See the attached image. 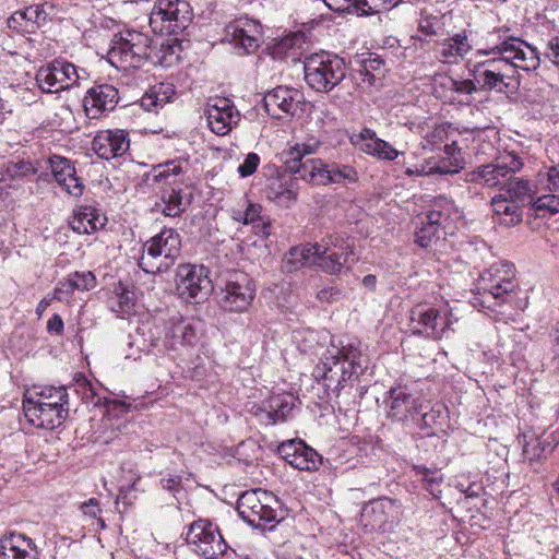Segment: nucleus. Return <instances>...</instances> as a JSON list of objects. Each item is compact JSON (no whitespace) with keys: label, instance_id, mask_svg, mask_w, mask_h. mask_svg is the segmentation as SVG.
<instances>
[{"label":"nucleus","instance_id":"aec40b11","mask_svg":"<svg viewBox=\"0 0 559 559\" xmlns=\"http://www.w3.org/2000/svg\"><path fill=\"white\" fill-rule=\"evenodd\" d=\"M255 296L251 277L240 271L233 272L225 285L222 306L233 312H242L249 308Z\"/></svg>","mask_w":559,"mask_h":559},{"label":"nucleus","instance_id":"79ce46f5","mask_svg":"<svg viewBox=\"0 0 559 559\" xmlns=\"http://www.w3.org/2000/svg\"><path fill=\"white\" fill-rule=\"evenodd\" d=\"M354 253H338L336 251H332L326 247L321 246L320 249V260L316 265L320 266L324 272L330 274H337L341 272L342 267L348 262V259Z\"/></svg>","mask_w":559,"mask_h":559},{"label":"nucleus","instance_id":"774afa93","mask_svg":"<svg viewBox=\"0 0 559 559\" xmlns=\"http://www.w3.org/2000/svg\"><path fill=\"white\" fill-rule=\"evenodd\" d=\"M340 296L341 292L335 287H325L317 293V298L322 302L337 300Z\"/></svg>","mask_w":559,"mask_h":559},{"label":"nucleus","instance_id":"37998d69","mask_svg":"<svg viewBox=\"0 0 559 559\" xmlns=\"http://www.w3.org/2000/svg\"><path fill=\"white\" fill-rule=\"evenodd\" d=\"M320 146L319 141H313L309 143H301L297 144L295 147H293L289 152V158L285 160V169L290 175H298L297 171H295L293 168H297L296 165L293 164H300L304 165L308 158L305 159L307 155L314 154Z\"/></svg>","mask_w":559,"mask_h":559},{"label":"nucleus","instance_id":"4c0bfd02","mask_svg":"<svg viewBox=\"0 0 559 559\" xmlns=\"http://www.w3.org/2000/svg\"><path fill=\"white\" fill-rule=\"evenodd\" d=\"M321 245L307 243L292 248L285 255L284 263L288 272L302 266L316 265L320 260Z\"/></svg>","mask_w":559,"mask_h":559},{"label":"nucleus","instance_id":"7ed1b4c3","mask_svg":"<svg viewBox=\"0 0 559 559\" xmlns=\"http://www.w3.org/2000/svg\"><path fill=\"white\" fill-rule=\"evenodd\" d=\"M509 28H496L487 36V48L477 50V56L500 55L501 59L516 69L535 70L539 66V57L535 48L509 34Z\"/></svg>","mask_w":559,"mask_h":559},{"label":"nucleus","instance_id":"bf43d9fd","mask_svg":"<svg viewBox=\"0 0 559 559\" xmlns=\"http://www.w3.org/2000/svg\"><path fill=\"white\" fill-rule=\"evenodd\" d=\"M84 516H87L93 520H97L98 524L102 528L106 527L104 520L99 516L102 513V509L99 507V502L96 498H91L87 501L83 502L80 507Z\"/></svg>","mask_w":559,"mask_h":559},{"label":"nucleus","instance_id":"20e7f679","mask_svg":"<svg viewBox=\"0 0 559 559\" xmlns=\"http://www.w3.org/2000/svg\"><path fill=\"white\" fill-rule=\"evenodd\" d=\"M346 63L338 55L320 50L305 57L307 85L316 92L329 93L346 76Z\"/></svg>","mask_w":559,"mask_h":559},{"label":"nucleus","instance_id":"c85d7f7f","mask_svg":"<svg viewBox=\"0 0 559 559\" xmlns=\"http://www.w3.org/2000/svg\"><path fill=\"white\" fill-rule=\"evenodd\" d=\"M118 100L119 93L114 85L99 84L87 90L83 106L90 119H97L105 111L114 110Z\"/></svg>","mask_w":559,"mask_h":559},{"label":"nucleus","instance_id":"a19ab883","mask_svg":"<svg viewBox=\"0 0 559 559\" xmlns=\"http://www.w3.org/2000/svg\"><path fill=\"white\" fill-rule=\"evenodd\" d=\"M155 346H157V343L154 342L146 344V340L138 330L135 334H129L126 337L124 342L120 345L119 352L124 360L138 361L143 353H148L150 347Z\"/></svg>","mask_w":559,"mask_h":559},{"label":"nucleus","instance_id":"4468645a","mask_svg":"<svg viewBox=\"0 0 559 559\" xmlns=\"http://www.w3.org/2000/svg\"><path fill=\"white\" fill-rule=\"evenodd\" d=\"M474 78L479 90L485 92L512 93L519 84L514 67L500 57L477 63Z\"/></svg>","mask_w":559,"mask_h":559},{"label":"nucleus","instance_id":"de8ad7c7","mask_svg":"<svg viewBox=\"0 0 559 559\" xmlns=\"http://www.w3.org/2000/svg\"><path fill=\"white\" fill-rule=\"evenodd\" d=\"M180 40L178 37H171L160 45L158 62L164 68H169L179 62L180 59Z\"/></svg>","mask_w":559,"mask_h":559},{"label":"nucleus","instance_id":"b1692460","mask_svg":"<svg viewBox=\"0 0 559 559\" xmlns=\"http://www.w3.org/2000/svg\"><path fill=\"white\" fill-rule=\"evenodd\" d=\"M206 120L212 132L227 134L239 121V111L228 98L216 97L206 105Z\"/></svg>","mask_w":559,"mask_h":559},{"label":"nucleus","instance_id":"1a4fd4ad","mask_svg":"<svg viewBox=\"0 0 559 559\" xmlns=\"http://www.w3.org/2000/svg\"><path fill=\"white\" fill-rule=\"evenodd\" d=\"M530 181L512 175L499 194L491 199V206L500 224L514 226L523 219V207L534 200Z\"/></svg>","mask_w":559,"mask_h":559},{"label":"nucleus","instance_id":"0e129e2a","mask_svg":"<svg viewBox=\"0 0 559 559\" xmlns=\"http://www.w3.org/2000/svg\"><path fill=\"white\" fill-rule=\"evenodd\" d=\"M423 480L427 484V490H429L433 496H436V492H441L439 489L441 475L438 472H431L424 468Z\"/></svg>","mask_w":559,"mask_h":559},{"label":"nucleus","instance_id":"8fccbe9b","mask_svg":"<svg viewBox=\"0 0 559 559\" xmlns=\"http://www.w3.org/2000/svg\"><path fill=\"white\" fill-rule=\"evenodd\" d=\"M49 166L55 180L59 183H64L71 175H75V168L71 162L62 156L52 155L49 158Z\"/></svg>","mask_w":559,"mask_h":559},{"label":"nucleus","instance_id":"a211bd4d","mask_svg":"<svg viewBox=\"0 0 559 559\" xmlns=\"http://www.w3.org/2000/svg\"><path fill=\"white\" fill-rule=\"evenodd\" d=\"M186 542L189 549L202 559H216L227 549L218 527L206 520H198L190 524Z\"/></svg>","mask_w":559,"mask_h":559},{"label":"nucleus","instance_id":"e2e57ef3","mask_svg":"<svg viewBox=\"0 0 559 559\" xmlns=\"http://www.w3.org/2000/svg\"><path fill=\"white\" fill-rule=\"evenodd\" d=\"M63 190L72 197H81L84 191V185L82 180L75 175H71L64 183H59Z\"/></svg>","mask_w":559,"mask_h":559},{"label":"nucleus","instance_id":"052dcab7","mask_svg":"<svg viewBox=\"0 0 559 559\" xmlns=\"http://www.w3.org/2000/svg\"><path fill=\"white\" fill-rule=\"evenodd\" d=\"M260 164V156L257 153H249L245 160L238 166V174L241 178L253 175Z\"/></svg>","mask_w":559,"mask_h":559},{"label":"nucleus","instance_id":"13d9d810","mask_svg":"<svg viewBox=\"0 0 559 559\" xmlns=\"http://www.w3.org/2000/svg\"><path fill=\"white\" fill-rule=\"evenodd\" d=\"M447 138V130L444 127H436L432 130L428 131L424 136V148L435 150L440 146V144Z\"/></svg>","mask_w":559,"mask_h":559},{"label":"nucleus","instance_id":"4d7b16f0","mask_svg":"<svg viewBox=\"0 0 559 559\" xmlns=\"http://www.w3.org/2000/svg\"><path fill=\"white\" fill-rule=\"evenodd\" d=\"M540 183L549 191L559 192V163L545 167V171H539Z\"/></svg>","mask_w":559,"mask_h":559},{"label":"nucleus","instance_id":"338daca9","mask_svg":"<svg viewBox=\"0 0 559 559\" xmlns=\"http://www.w3.org/2000/svg\"><path fill=\"white\" fill-rule=\"evenodd\" d=\"M546 57L559 69V36L549 40Z\"/></svg>","mask_w":559,"mask_h":559},{"label":"nucleus","instance_id":"a18cd8bd","mask_svg":"<svg viewBox=\"0 0 559 559\" xmlns=\"http://www.w3.org/2000/svg\"><path fill=\"white\" fill-rule=\"evenodd\" d=\"M293 340L300 353L305 355L318 354L320 347L318 332L310 329H300L293 332Z\"/></svg>","mask_w":559,"mask_h":559},{"label":"nucleus","instance_id":"f257e3e1","mask_svg":"<svg viewBox=\"0 0 559 559\" xmlns=\"http://www.w3.org/2000/svg\"><path fill=\"white\" fill-rule=\"evenodd\" d=\"M365 369L361 353L349 344L342 348L329 349L321 365L314 368L313 376L322 382L328 392L338 395L345 382L353 378L357 379Z\"/></svg>","mask_w":559,"mask_h":559},{"label":"nucleus","instance_id":"cd10ccee","mask_svg":"<svg viewBox=\"0 0 559 559\" xmlns=\"http://www.w3.org/2000/svg\"><path fill=\"white\" fill-rule=\"evenodd\" d=\"M200 340V323L188 319L173 320L166 331L163 346L165 350L194 347Z\"/></svg>","mask_w":559,"mask_h":559},{"label":"nucleus","instance_id":"473e14b6","mask_svg":"<svg viewBox=\"0 0 559 559\" xmlns=\"http://www.w3.org/2000/svg\"><path fill=\"white\" fill-rule=\"evenodd\" d=\"M0 559H36L35 546L31 538L11 533L0 540Z\"/></svg>","mask_w":559,"mask_h":559},{"label":"nucleus","instance_id":"7c9ffc66","mask_svg":"<svg viewBox=\"0 0 559 559\" xmlns=\"http://www.w3.org/2000/svg\"><path fill=\"white\" fill-rule=\"evenodd\" d=\"M299 186L298 179L290 175L281 174L271 178L265 189L266 198L282 207H289L296 201Z\"/></svg>","mask_w":559,"mask_h":559},{"label":"nucleus","instance_id":"423d86ee","mask_svg":"<svg viewBox=\"0 0 559 559\" xmlns=\"http://www.w3.org/2000/svg\"><path fill=\"white\" fill-rule=\"evenodd\" d=\"M180 253L179 233L174 228H164L144 243L139 266L148 274L164 273L175 264Z\"/></svg>","mask_w":559,"mask_h":559},{"label":"nucleus","instance_id":"e433bc0d","mask_svg":"<svg viewBox=\"0 0 559 559\" xmlns=\"http://www.w3.org/2000/svg\"><path fill=\"white\" fill-rule=\"evenodd\" d=\"M559 444V431L531 439L523 445V457L531 465L545 460Z\"/></svg>","mask_w":559,"mask_h":559},{"label":"nucleus","instance_id":"603ef678","mask_svg":"<svg viewBox=\"0 0 559 559\" xmlns=\"http://www.w3.org/2000/svg\"><path fill=\"white\" fill-rule=\"evenodd\" d=\"M442 85L457 95H472L477 91V84L474 80H456L451 76L444 78Z\"/></svg>","mask_w":559,"mask_h":559},{"label":"nucleus","instance_id":"864d4df0","mask_svg":"<svg viewBox=\"0 0 559 559\" xmlns=\"http://www.w3.org/2000/svg\"><path fill=\"white\" fill-rule=\"evenodd\" d=\"M343 12L357 16H369L379 12V4L373 3L372 0H352Z\"/></svg>","mask_w":559,"mask_h":559},{"label":"nucleus","instance_id":"3c124183","mask_svg":"<svg viewBox=\"0 0 559 559\" xmlns=\"http://www.w3.org/2000/svg\"><path fill=\"white\" fill-rule=\"evenodd\" d=\"M461 166L459 159L453 156V159L442 158L433 166H429V163L426 166L421 167V170H416L418 174L424 175H449L459 173Z\"/></svg>","mask_w":559,"mask_h":559},{"label":"nucleus","instance_id":"09e8293b","mask_svg":"<svg viewBox=\"0 0 559 559\" xmlns=\"http://www.w3.org/2000/svg\"><path fill=\"white\" fill-rule=\"evenodd\" d=\"M115 300L112 310L120 316H130L135 312L136 302L133 290L127 287H120L119 290H116Z\"/></svg>","mask_w":559,"mask_h":559},{"label":"nucleus","instance_id":"f03ea898","mask_svg":"<svg viewBox=\"0 0 559 559\" xmlns=\"http://www.w3.org/2000/svg\"><path fill=\"white\" fill-rule=\"evenodd\" d=\"M237 511L245 522L261 530H273L283 520L281 501L261 488L242 492L237 500Z\"/></svg>","mask_w":559,"mask_h":559},{"label":"nucleus","instance_id":"f704fd0d","mask_svg":"<svg viewBox=\"0 0 559 559\" xmlns=\"http://www.w3.org/2000/svg\"><path fill=\"white\" fill-rule=\"evenodd\" d=\"M97 285L96 276L91 271H75L70 273L64 281L58 283L55 288V298L63 299V295H71L75 290H91Z\"/></svg>","mask_w":559,"mask_h":559},{"label":"nucleus","instance_id":"2eb2a0df","mask_svg":"<svg viewBox=\"0 0 559 559\" xmlns=\"http://www.w3.org/2000/svg\"><path fill=\"white\" fill-rule=\"evenodd\" d=\"M87 78L88 73L85 69L58 59L38 70L36 82L43 92L57 93L80 85V82L86 81Z\"/></svg>","mask_w":559,"mask_h":559},{"label":"nucleus","instance_id":"0eeeda50","mask_svg":"<svg viewBox=\"0 0 559 559\" xmlns=\"http://www.w3.org/2000/svg\"><path fill=\"white\" fill-rule=\"evenodd\" d=\"M462 213L453 200L445 195L435 198L431 209L419 217L420 226L415 233V242L421 248H429L447 235V229Z\"/></svg>","mask_w":559,"mask_h":559},{"label":"nucleus","instance_id":"ea45409f","mask_svg":"<svg viewBox=\"0 0 559 559\" xmlns=\"http://www.w3.org/2000/svg\"><path fill=\"white\" fill-rule=\"evenodd\" d=\"M424 408L415 419L413 427L418 429H433L443 427L449 418L448 408L441 404L436 403L429 409Z\"/></svg>","mask_w":559,"mask_h":559},{"label":"nucleus","instance_id":"6ab92c4d","mask_svg":"<svg viewBox=\"0 0 559 559\" xmlns=\"http://www.w3.org/2000/svg\"><path fill=\"white\" fill-rule=\"evenodd\" d=\"M212 281L203 265L180 264L176 271V289L178 296L187 302H200L212 292Z\"/></svg>","mask_w":559,"mask_h":559},{"label":"nucleus","instance_id":"393cba45","mask_svg":"<svg viewBox=\"0 0 559 559\" xmlns=\"http://www.w3.org/2000/svg\"><path fill=\"white\" fill-rule=\"evenodd\" d=\"M278 453L289 465L300 471H317L322 464V456L302 440L281 443Z\"/></svg>","mask_w":559,"mask_h":559},{"label":"nucleus","instance_id":"5fc2aeb1","mask_svg":"<svg viewBox=\"0 0 559 559\" xmlns=\"http://www.w3.org/2000/svg\"><path fill=\"white\" fill-rule=\"evenodd\" d=\"M75 391L82 394V400L85 403H93L95 406L102 404V397H98L92 383L83 376H80L75 381Z\"/></svg>","mask_w":559,"mask_h":559},{"label":"nucleus","instance_id":"c03bdc74","mask_svg":"<svg viewBox=\"0 0 559 559\" xmlns=\"http://www.w3.org/2000/svg\"><path fill=\"white\" fill-rule=\"evenodd\" d=\"M36 402L60 405L69 408V395L66 386H46L39 392L32 393Z\"/></svg>","mask_w":559,"mask_h":559},{"label":"nucleus","instance_id":"6e6d98bb","mask_svg":"<svg viewBox=\"0 0 559 559\" xmlns=\"http://www.w3.org/2000/svg\"><path fill=\"white\" fill-rule=\"evenodd\" d=\"M7 173L13 179L25 178L35 175L36 168L33 166L31 162L11 160L7 165Z\"/></svg>","mask_w":559,"mask_h":559},{"label":"nucleus","instance_id":"c756f323","mask_svg":"<svg viewBox=\"0 0 559 559\" xmlns=\"http://www.w3.org/2000/svg\"><path fill=\"white\" fill-rule=\"evenodd\" d=\"M352 143L361 152L381 160H394L401 154L389 142L377 136L374 130L362 128L350 138Z\"/></svg>","mask_w":559,"mask_h":559},{"label":"nucleus","instance_id":"ddd939ff","mask_svg":"<svg viewBox=\"0 0 559 559\" xmlns=\"http://www.w3.org/2000/svg\"><path fill=\"white\" fill-rule=\"evenodd\" d=\"M294 165L297 168L293 169L298 173L300 179L316 186L346 185L358 180V173L350 165L326 164L320 158H309L304 165Z\"/></svg>","mask_w":559,"mask_h":559},{"label":"nucleus","instance_id":"72a5a7b5","mask_svg":"<svg viewBox=\"0 0 559 559\" xmlns=\"http://www.w3.org/2000/svg\"><path fill=\"white\" fill-rule=\"evenodd\" d=\"M472 50L466 31L457 33L438 44V53L444 62L456 63Z\"/></svg>","mask_w":559,"mask_h":559},{"label":"nucleus","instance_id":"680f3d73","mask_svg":"<svg viewBox=\"0 0 559 559\" xmlns=\"http://www.w3.org/2000/svg\"><path fill=\"white\" fill-rule=\"evenodd\" d=\"M534 206L539 211L547 210L551 214L559 213V195L548 194L539 197L534 201Z\"/></svg>","mask_w":559,"mask_h":559},{"label":"nucleus","instance_id":"a878e982","mask_svg":"<svg viewBox=\"0 0 559 559\" xmlns=\"http://www.w3.org/2000/svg\"><path fill=\"white\" fill-rule=\"evenodd\" d=\"M92 147L102 159L121 157L130 148L129 134L122 129L98 131L93 139Z\"/></svg>","mask_w":559,"mask_h":559},{"label":"nucleus","instance_id":"f8f14e48","mask_svg":"<svg viewBox=\"0 0 559 559\" xmlns=\"http://www.w3.org/2000/svg\"><path fill=\"white\" fill-rule=\"evenodd\" d=\"M426 400L412 385L399 384L392 386L384 399L385 417L391 423L412 428L417 415L426 408Z\"/></svg>","mask_w":559,"mask_h":559},{"label":"nucleus","instance_id":"69168bd1","mask_svg":"<svg viewBox=\"0 0 559 559\" xmlns=\"http://www.w3.org/2000/svg\"><path fill=\"white\" fill-rule=\"evenodd\" d=\"M261 210V205L246 201L245 225L254 223L260 217Z\"/></svg>","mask_w":559,"mask_h":559},{"label":"nucleus","instance_id":"2f4dec72","mask_svg":"<svg viewBox=\"0 0 559 559\" xmlns=\"http://www.w3.org/2000/svg\"><path fill=\"white\" fill-rule=\"evenodd\" d=\"M294 406L295 399L292 395L276 394L263 402L260 413L257 415L260 416L262 423L274 425L284 421Z\"/></svg>","mask_w":559,"mask_h":559},{"label":"nucleus","instance_id":"9b49d317","mask_svg":"<svg viewBox=\"0 0 559 559\" xmlns=\"http://www.w3.org/2000/svg\"><path fill=\"white\" fill-rule=\"evenodd\" d=\"M515 287V267L508 261L490 265L480 274L477 282L478 294L481 295L480 302L487 308L492 306L491 300L495 306L504 304Z\"/></svg>","mask_w":559,"mask_h":559},{"label":"nucleus","instance_id":"9d476101","mask_svg":"<svg viewBox=\"0 0 559 559\" xmlns=\"http://www.w3.org/2000/svg\"><path fill=\"white\" fill-rule=\"evenodd\" d=\"M193 13L186 0H155L150 13V27L155 34L178 37L192 23Z\"/></svg>","mask_w":559,"mask_h":559},{"label":"nucleus","instance_id":"5701e85b","mask_svg":"<svg viewBox=\"0 0 559 559\" xmlns=\"http://www.w3.org/2000/svg\"><path fill=\"white\" fill-rule=\"evenodd\" d=\"M225 39L233 44L239 53H252L261 43V25L250 19L236 20L226 26Z\"/></svg>","mask_w":559,"mask_h":559},{"label":"nucleus","instance_id":"dca6fc26","mask_svg":"<svg viewBox=\"0 0 559 559\" xmlns=\"http://www.w3.org/2000/svg\"><path fill=\"white\" fill-rule=\"evenodd\" d=\"M524 166L523 159L515 152L500 153L492 163L481 165L467 175V181L489 188H503L512 175Z\"/></svg>","mask_w":559,"mask_h":559},{"label":"nucleus","instance_id":"4be33fe9","mask_svg":"<svg viewBox=\"0 0 559 559\" xmlns=\"http://www.w3.org/2000/svg\"><path fill=\"white\" fill-rule=\"evenodd\" d=\"M400 504L396 500L381 497L364 506L360 521L368 532H384L389 524L399 519Z\"/></svg>","mask_w":559,"mask_h":559},{"label":"nucleus","instance_id":"39448f33","mask_svg":"<svg viewBox=\"0 0 559 559\" xmlns=\"http://www.w3.org/2000/svg\"><path fill=\"white\" fill-rule=\"evenodd\" d=\"M183 164L187 162L180 159L168 160L158 164L146 175V179L153 182H162L170 187L164 189L160 194V202L155 204L157 211L168 217L180 216L190 205V195L185 193L183 189L176 185V180H169L185 173Z\"/></svg>","mask_w":559,"mask_h":559},{"label":"nucleus","instance_id":"49530a36","mask_svg":"<svg viewBox=\"0 0 559 559\" xmlns=\"http://www.w3.org/2000/svg\"><path fill=\"white\" fill-rule=\"evenodd\" d=\"M46 19L47 13L43 5H31L25 10L14 12L9 19V25L11 26V23L21 25V22L24 21L31 25L39 26L41 23L46 22Z\"/></svg>","mask_w":559,"mask_h":559},{"label":"nucleus","instance_id":"58836bf2","mask_svg":"<svg viewBox=\"0 0 559 559\" xmlns=\"http://www.w3.org/2000/svg\"><path fill=\"white\" fill-rule=\"evenodd\" d=\"M175 93L176 88L173 83H158L145 92L141 98V106L147 111H155L170 102Z\"/></svg>","mask_w":559,"mask_h":559},{"label":"nucleus","instance_id":"c9c22d12","mask_svg":"<svg viewBox=\"0 0 559 559\" xmlns=\"http://www.w3.org/2000/svg\"><path fill=\"white\" fill-rule=\"evenodd\" d=\"M70 224L78 234H92L105 226L106 217L95 207L83 205L74 211Z\"/></svg>","mask_w":559,"mask_h":559},{"label":"nucleus","instance_id":"412c9836","mask_svg":"<svg viewBox=\"0 0 559 559\" xmlns=\"http://www.w3.org/2000/svg\"><path fill=\"white\" fill-rule=\"evenodd\" d=\"M23 412L28 423L34 427L52 430L63 424L69 408L60 405L36 402L33 394L23 397Z\"/></svg>","mask_w":559,"mask_h":559},{"label":"nucleus","instance_id":"bb28decb","mask_svg":"<svg viewBox=\"0 0 559 559\" xmlns=\"http://www.w3.org/2000/svg\"><path fill=\"white\" fill-rule=\"evenodd\" d=\"M301 100L302 94L288 86H276L269 91L263 98L266 112L276 119H281L283 115L293 116Z\"/></svg>","mask_w":559,"mask_h":559},{"label":"nucleus","instance_id":"6e6552de","mask_svg":"<svg viewBox=\"0 0 559 559\" xmlns=\"http://www.w3.org/2000/svg\"><path fill=\"white\" fill-rule=\"evenodd\" d=\"M150 49L151 38L147 34L127 28L112 36L107 58L117 69H138L148 59Z\"/></svg>","mask_w":559,"mask_h":559},{"label":"nucleus","instance_id":"f3484780","mask_svg":"<svg viewBox=\"0 0 559 559\" xmlns=\"http://www.w3.org/2000/svg\"><path fill=\"white\" fill-rule=\"evenodd\" d=\"M451 325V313L431 305L418 304L409 311V330L415 335L441 340Z\"/></svg>","mask_w":559,"mask_h":559}]
</instances>
